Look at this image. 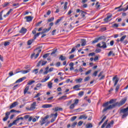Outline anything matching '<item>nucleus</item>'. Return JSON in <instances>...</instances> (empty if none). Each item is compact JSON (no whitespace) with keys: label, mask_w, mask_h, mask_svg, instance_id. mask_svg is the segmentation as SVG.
<instances>
[{"label":"nucleus","mask_w":128,"mask_h":128,"mask_svg":"<svg viewBox=\"0 0 128 128\" xmlns=\"http://www.w3.org/2000/svg\"><path fill=\"white\" fill-rule=\"evenodd\" d=\"M29 88H30V86H26V87L24 90V94H26V92H28V90Z\"/></svg>","instance_id":"393cba45"},{"label":"nucleus","mask_w":128,"mask_h":128,"mask_svg":"<svg viewBox=\"0 0 128 128\" xmlns=\"http://www.w3.org/2000/svg\"><path fill=\"white\" fill-rule=\"evenodd\" d=\"M114 124V120H111L110 122L106 126V128H110Z\"/></svg>","instance_id":"f3484780"},{"label":"nucleus","mask_w":128,"mask_h":128,"mask_svg":"<svg viewBox=\"0 0 128 128\" xmlns=\"http://www.w3.org/2000/svg\"><path fill=\"white\" fill-rule=\"evenodd\" d=\"M28 32V30L24 27H22L21 30L19 31L20 34H24Z\"/></svg>","instance_id":"6e6552de"},{"label":"nucleus","mask_w":128,"mask_h":128,"mask_svg":"<svg viewBox=\"0 0 128 128\" xmlns=\"http://www.w3.org/2000/svg\"><path fill=\"white\" fill-rule=\"evenodd\" d=\"M76 82H82V78H80L78 79H76Z\"/></svg>","instance_id":"603ef678"},{"label":"nucleus","mask_w":128,"mask_h":128,"mask_svg":"<svg viewBox=\"0 0 128 128\" xmlns=\"http://www.w3.org/2000/svg\"><path fill=\"white\" fill-rule=\"evenodd\" d=\"M26 77H23V78H20L16 82V84H18V82H22L23 80H26Z\"/></svg>","instance_id":"dca6fc26"},{"label":"nucleus","mask_w":128,"mask_h":128,"mask_svg":"<svg viewBox=\"0 0 128 128\" xmlns=\"http://www.w3.org/2000/svg\"><path fill=\"white\" fill-rule=\"evenodd\" d=\"M24 18L26 20V22H32V20L34 17H32V16H26Z\"/></svg>","instance_id":"1a4fd4ad"},{"label":"nucleus","mask_w":128,"mask_h":128,"mask_svg":"<svg viewBox=\"0 0 128 128\" xmlns=\"http://www.w3.org/2000/svg\"><path fill=\"white\" fill-rule=\"evenodd\" d=\"M10 42H5L4 43V46H10Z\"/></svg>","instance_id":"37998d69"},{"label":"nucleus","mask_w":128,"mask_h":128,"mask_svg":"<svg viewBox=\"0 0 128 128\" xmlns=\"http://www.w3.org/2000/svg\"><path fill=\"white\" fill-rule=\"evenodd\" d=\"M58 50L57 49H54V50H52V52L51 53V56H52V54H56V51Z\"/></svg>","instance_id":"de8ad7c7"},{"label":"nucleus","mask_w":128,"mask_h":128,"mask_svg":"<svg viewBox=\"0 0 128 128\" xmlns=\"http://www.w3.org/2000/svg\"><path fill=\"white\" fill-rule=\"evenodd\" d=\"M126 98H122L120 102H115L114 104L107 106V108H106L104 109L103 110L102 112H106V110H112V108H114L116 106H122L126 104Z\"/></svg>","instance_id":"f257e3e1"},{"label":"nucleus","mask_w":128,"mask_h":128,"mask_svg":"<svg viewBox=\"0 0 128 128\" xmlns=\"http://www.w3.org/2000/svg\"><path fill=\"white\" fill-rule=\"evenodd\" d=\"M48 86L49 88H52V82H48Z\"/></svg>","instance_id":"473e14b6"},{"label":"nucleus","mask_w":128,"mask_h":128,"mask_svg":"<svg viewBox=\"0 0 128 128\" xmlns=\"http://www.w3.org/2000/svg\"><path fill=\"white\" fill-rule=\"evenodd\" d=\"M110 103L108 102H105V103H104V104H103V105H102V106H104V109H105L106 108H108V107H106V106H108V104H109Z\"/></svg>","instance_id":"72a5a7b5"},{"label":"nucleus","mask_w":128,"mask_h":128,"mask_svg":"<svg viewBox=\"0 0 128 128\" xmlns=\"http://www.w3.org/2000/svg\"><path fill=\"white\" fill-rule=\"evenodd\" d=\"M52 105L50 104H45L42 106V108H52Z\"/></svg>","instance_id":"9b49d317"},{"label":"nucleus","mask_w":128,"mask_h":128,"mask_svg":"<svg viewBox=\"0 0 128 128\" xmlns=\"http://www.w3.org/2000/svg\"><path fill=\"white\" fill-rule=\"evenodd\" d=\"M50 56V54H44L43 56V58H48V56Z\"/></svg>","instance_id":"5fc2aeb1"},{"label":"nucleus","mask_w":128,"mask_h":128,"mask_svg":"<svg viewBox=\"0 0 128 128\" xmlns=\"http://www.w3.org/2000/svg\"><path fill=\"white\" fill-rule=\"evenodd\" d=\"M98 70H96L95 71L93 74H92V76H98Z\"/></svg>","instance_id":"a18cd8bd"},{"label":"nucleus","mask_w":128,"mask_h":128,"mask_svg":"<svg viewBox=\"0 0 128 128\" xmlns=\"http://www.w3.org/2000/svg\"><path fill=\"white\" fill-rule=\"evenodd\" d=\"M31 70L30 69H28L27 70H20V72L23 74H28V72H30V71Z\"/></svg>","instance_id":"a211bd4d"},{"label":"nucleus","mask_w":128,"mask_h":128,"mask_svg":"<svg viewBox=\"0 0 128 128\" xmlns=\"http://www.w3.org/2000/svg\"><path fill=\"white\" fill-rule=\"evenodd\" d=\"M94 54H96V53H94V52H91V53H90L88 54V56H94Z\"/></svg>","instance_id":"e2e57ef3"},{"label":"nucleus","mask_w":128,"mask_h":128,"mask_svg":"<svg viewBox=\"0 0 128 128\" xmlns=\"http://www.w3.org/2000/svg\"><path fill=\"white\" fill-rule=\"evenodd\" d=\"M98 38V40H104V36H102L98 38Z\"/></svg>","instance_id":"4c0bfd02"},{"label":"nucleus","mask_w":128,"mask_h":128,"mask_svg":"<svg viewBox=\"0 0 128 128\" xmlns=\"http://www.w3.org/2000/svg\"><path fill=\"white\" fill-rule=\"evenodd\" d=\"M90 78L89 76L86 77L84 79V82H88V80H90Z\"/></svg>","instance_id":"052dcab7"},{"label":"nucleus","mask_w":128,"mask_h":128,"mask_svg":"<svg viewBox=\"0 0 128 128\" xmlns=\"http://www.w3.org/2000/svg\"><path fill=\"white\" fill-rule=\"evenodd\" d=\"M42 52V50H39L37 52V54H36V56H35V58H37L38 56H40V52Z\"/></svg>","instance_id":"a878e982"},{"label":"nucleus","mask_w":128,"mask_h":128,"mask_svg":"<svg viewBox=\"0 0 128 128\" xmlns=\"http://www.w3.org/2000/svg\"><path fill=\"white\" fill-rule=\"evenodd\" d=\"M119 79L118 78V76H116L112 78V81L114 82V86H116V84H118V82Z\"/></svg>","instance_id":"0eeeda50"},{"label":"nucleus","mask_w":128,"mask_h":128,"mask_svg":"<svg viewBox=\"0 0 128 128\" xmlns=\"http://www.w3.org/2000/svg\"><path fill=\"white\" fill-rule=\"evenodd\" d=\"M128 10V5L127 6L126 8H122V10H124V12H126V10Z\"/></svg>","instance_id":"774afa93"},{"label":"nucleus","mask_w":128,"mask_h":128,"mask_svg":"<svg viewBox=\"0 0 128 128\" xmlns=\"http://www.w3.org/2000/svg\"><path fill=\"white\" fill-rule=\"evenodd\" d=\"M84 92L82 91L78 93V96H84Z\"/></svg>","instance_id":"8fccbe9b"},{"label":"nucleus","mask_w":128,"mask_h":128,"mask_svg":"<svg viewBox=\"0 0 128 128\" xmlns=\"http://www.w3.org/2000/svg\"><path fill=\"white\" fill-rule=\"evenodd\" d=\"M48 118H50V116L48 115H47L44 118H42L41 120L40 121V126L44 124L46 122V120H48Z\"/></svg>","instance_id":"423d86ee"},{"label":"nucleus","mask_w":128,"mask_h":128,"mask_svg":"<svg viewBox=\"0 0 128 128\" xmlns=\"http://www.w3.org/2000/svg\"><path fill=\"white\" fill-rule=\"evenodd\" d=\"M76 116H72L71 119H70V121L71 122H74V120H76Z\"/></svg>","instance_id":"79ce46f5"},{"label":"nucleus","mask_w":128,"mask_h":128,"mask_svg":"<svg viewBox=\"0 0 128 128\" xmlns=\"http://www.w3.org/2000/svg\"><path fill=\"white\" fill-rule=\"evenodd\" d=\"M40 88H42V84L40 83L36 84V86L34 88V90H38Z\"/></svg>","instance_id":"2eb2a0df"},{"label":"nucleus","mask_w":128,"mask_h":128,"mask_svg":"<svg viewBox=\"0 0 128 128\" xmlns=\"http://www.w3.org/2000/svg\"><path fill=\"white\" fill-rule=\"evenodd\" d=\"M86 12L84 11L81 10V16L82 18H84L86 16Z\"/></svg>","instance_id":"5701e85b"},{"label":"nucleus","mask_w":128,"mask_h":128,"mask_svg":"<svg viewBox=\"0 0 128 128\" xmlns=\"http://www.w3.org/2000/svg\"><path fill=\"white\" fill-rule=\"evenodd\" d=\"M86 128H92V124H88L86 126Z\"/></svg>","instance_id":"a19ab883"},{"label":"nucleus","mask_w":128,"mask_h":128,"mask_svg":"<svg viewBox=\"0 0 128 128\" xmlns=\"http://www.w3.org/2000/svg\"><path fill=\"white\" fill-rule=\"evenodd\" d=\"M100 4L98 2H97L96 4V10H100V5L98 4Z\"/></svg>","instance_id":"c85d7f7f"},{"label":"nucleus","mask_w":128,"mask_h":128,"mask_svg":"<svg viewBox=\"0 0 128 128\" xmlns=\"http://www.w3.org/2000/svg\"><path fill=\"white\" fill-rule=\"evenodd\" d=\"M78 102H80V100H78V99H76L74 100V104H78Z\"/></svg>","instance_id":"49530a36"},{"label":"nucleus","mask_w":128,"mask_h":128,"mask_svg":"<svg viewBox=\"0 0 128 128\" xmlns=\"http://www.w3.org/2000/svg\"><path fill=\"white\" fill-rule=\"evenodd\" d=\"M32 72H34L35 74H36L38 72V69L34 70Z\"/></svg>","instance_id":"09e8293b"},{"label":"nucleus","mask_w":128,"mask_h":128,"mask_svg":"<svg viewBox=\"0 0 128 128\" xmlns=\"http://www.w3.org/2000/svg\"><path fill=\"white\" fill-rule=\"evenodd\" d=\"M20 120H24V118L20 117V118H17L16 120H14L12 123H10L9 125L8 126V128H12L14 124H16V122H18Z\"/></svg>","instance_id":"20e7f679"},{"label":"nucleus","mask_w":128,"mask_h":128,"mask_svg":"<svg viewBox=\"0 0 128 128\" xmlns=\"http://www.w3.org/2000/svg\"><path fill=\"white\" fill-rule=\"evenodd\" d=\"M62 18L57 20L55 22V24H58V22H60Z\"/></svg>","instance_id":"0e129e2a"},{"label":"nucleus","mask_w":128,"mask_h":128,"mask_svg":"<svg viewBox=\"0 0 128 128\" xmlns=\"http://www.w3.org/2000/svg\"><path fill=\"white\" fill-rule=\"evenodd\" d=\"M66 58V56H64L62 55H60V57L59 58V60H65Z\"/></svg>","instance_id":"cd10ccee"},{"label":"nucleus","mask_w":128,"mask_h":128,"mask_svg":"<svg viewBox=\"0 0 128 128\" xmlns=\"http://www.w3.org/2000/svg\"><path fill=\"white\" fill-rule=\"evenodd\" d=\"M34 39L33 40H28V46H30V44H32V42H34Z\"/></svg>","instance_id":"f704fd0d"},{"label":"nucleus","mask_w":128,"mask_h":128,"mask_svg":"<svg viewBox=\"0 0 128 128\" xmlns=\"http://www.w3.org/2000/svg\"><path fill=\"white\" fill-rule=\"evenodd\" d=\"M74 104H72L70 106V110H74Z\"/></svg>","instance_id":"4d7b16f0"},{"label":"nucleus","mask_w":128,"mask_h":128,"mask_svg":"<svg viewBox=\"0 0 128 128\" xmlns=\"http://www.w3.org/2000/svg\"><path fill=\"white\" fill-rule=\"evenodd\" d=\"M40 34V32H38L34 35V40H36L38 36H39Z\"/></svg>","instance_id":"b1692460"},{"label":"nucleus","mask_w":128,"mask_h":128,"mask_svg":"<svg viewBox=\"0 0 128 128\" xmlns=\"http://www.w3.org/2000/svg\"><path fill=\"white\" fill-rule=\"evenodd\" d=\"M126 38V36L124 35L122 36L120 38V42H124V40Z\"/></svg>","instance_id":"7c9ffc66"},{"label":"nucleus","mask_w":128,"mask_h":128,"mask_svg":"<svg viewBox=\"0 0 128 128\" xmlns=\"http://www.w3.org/2000/svg\"><path fill=\"white\" fill-rule=\"evenodd\" d=\"M52 29V27H49L48 28H44L42 30V32L41 34H46V32H48L50 30Z\"/></svg>","instance_id":"9d476101"},{"label":"nucleus","mask_w":128,"mask_h":128,"mask_svg":"<svg viewBox=\"0 0 128 128\" xmlns=\"http://www.w3.org/2000/svg\"><path fill=\"white\" fill-rule=\"evenodd\" d=\"M96 42H98V38H96L94 40L92 41V44H96Z\"/></svg>","instance_id":"2f4dec72"},{"label":"nucleus","mask_w":128,"mask_h":128,"mask_svg":"<svg viewBox=\"0 0 128 128\" xmlns=\"http://www.w3.org/2000/svg\"><path fill=\"white\" fill-rule=\"evenodd\" d=\"M102 52V50L100 48L96 49V54H98V52Z\"/></svg>","instance_id":"680f3d73"},{"label":"nucleus","mask_w":128,"mask_h":128,"mask_svg":"<svg viewBox=\"0 0 128 128\" xmlns=\"http://www.w3.org/2000/svg\"><path fill=\"white\" fill-rule=\"evenodd\" d=\"M12 9H10L7 13H6V16L10 15V14L12 12Z\"/></svg>","instance_id":"338daca9"},{"label":"nucleus","mask_w":128,"mask_h":128,"mask_svg":"<svg viewBox=\"0 0 128 128\" xmlns=\"http://www.w3.org/2000/svg\"><path fill=\"white\" fill-rule=\"evenodd\" d=\"M112 56H114V52L112 51H110L109 52V53L108 54V56H112Z\"/></svg>","instance_id":"c03bdc74"},{"label":"nucleus","mask_w":128,"mask_h":128,"mask_svg":"<svg viewBox=\"0 0 128 128\" xmlns=\"http://www.w3.org/2000/svg\"><path fill=\"white\" fill-rule=\"evenodd\" d=\"M48 63L47 61H42V64H41V66H45V64H46Z\"/></svg>","instance_id":"13d9d810"},{"label":"nucleus","mask_w":128,"mask_h":128,"mask_svg":"<svg viewBox=\"0 0 128 128\" xmlns=\"http://www.w3.org/2000/svg\"><path fill=\"white\" fill-rule=\"evenodd\" d=\"M16 106H18V102H14L10 105V109L14 108H16Z\"/></svg>","instance_id":"ddd939ff"},{"label":"nucleus","mask_w":128,"mask_h":128,"mask_svg":"<svg viewBox=\"0 0 128 128\" xmlns=\"http://www.w3.org/2000/svg\"><path fill=\"white\" fill-rule=\"evenodd\" d=\"M120 114H123L122 118H126L128 116V106L124 108H122L120 110Z\"/></svg>","instance_id":"f03ea898"},{"label":"nucleus","mask_w":128,"mask_h":128,"mask_svg":"<svg viewBox=\"0 0 128 128\" xmlns=\"http://www.w3.org/2000/svg\"><path fill=\"white\" fill-rule=\"evenodd\" d=\"M76 47H73L71 51L69 52V54H72V52H76Z\"/></svg>","instance_id":"e433bc0d"},{"label":"nucleus","mask_w":128,"mask_h":128,"mask_svg":"<svg viewBox=\"0 0 128 128\" xmlns=\"http://www.w3.org/2000/svg\"><path fill=\"white\" fill-rule=\"evenodd\" d=\"M112 17V14H110L108 15L106 18L104 19V21L105 22H110V18Z\"/></svg>","instance_id":"f8f14e48"},{"label":"nucleus","mask_w":128,"mask_h":128,"mask_svg":"<svg viewBox=\"0 0 128 128\" xmlns=\"http://www.w3.org/2000/svg\"><path fill=\"white\" fill-rule=\"evenodd\" d=\"M106 116H104L102 119L101 120V121L99 122V125L102 124V122H104V120H106Z\"/></svg>","instance_id":"c756f323"},{"label":"nucleus","mask_w":128,"mask_h":128,"mask_svg":"<svg viewBox=\"0 0 128 128\" xmlns=\"http://www.w3.org/2000/svg\"><path fill=\"white\" fill-rule=\"evenodd\" d=\"M80 88V85L76 84L73 87V88L74 90H76V88Z\"/></svg>","instance_id":"58836bf2"},{"label":"nucleus","mask_w":128,"mask_h":128,"mask_svg":"<svg viewBox=\"0 0 128 128\" xmlns=\"http://www.w3.org/2000/svg\"><path fill=\"white\" fill-rule=\"evenodd\" d=\"M49 79H50V76H49V75H48V76H46V77L44 79L42 80H41V82H46V80H49Z\"/></svg>","instance_id":"aec40b11"},{"label":"nucleus","mask_w":128,"mask_h":128,"mask_svg":"<svg viewBox=\"0 0 128 128\" xmlns=\"http://www.w3.org/2000/svg\"><path fill=\"white\" fill-rule=\"evenodd\" d=\"M10 112H6L5 116H7V118H8V116H10Z\"/></svg>","instance_id":"69168bd1"},{"label":"nucleus","mask_w":128,"mask_h":128,"mask_svg":"<svg viewBox=\"0 0 128 128\" xmlns=\"http://www.w3.org/2000/svg\"><path fill=\"white\" fill-rule=\"evenodd\" d=\"M66 100V96H62V97H60V98H58L59 100Z\"/></svg>","instance_id":"412c9836"},{"label":"nucleus","mask_w":128,"mask_h":128,"mask_svg":"<svg viewBox=\"0 0 128 128\" xmlns=\"http://www.w3.org/2000/svg\"><path fill=\"white\" fill-rule=\"evenodd\" d=\"M96 46L98 48H106L108 46H106V43L104 42H102L97 44Z\"/></svg>","instance_id":"7ed1b4c3"},{"label":"nucleus","mask_w":128,"mask_h":128,"mask_svg":"<svg viewBox=\"0 0 128 128\" xmlns=\"http://www.w3.org/2000/svg\"><path fill=\"white\" fill-rule=\"evenodd\" d=\"M77 124H78V122H74L72 124L71 126V128H74V127L76 126Z\"/></svg>","instance_id":"864d4df0"},{"label":"nucleus","mask_w":128,"mask_h":128,"mask_svg":"<svg viewBox=\"0 0 128 128\" xmlns=\"http://www.w3.org/2000/svg\"><path fill=\"white\" fill-rule=\"evenodd\" d=\"M81 43V46H84L86 44V39H82Z\"/></svg>","instance_id":"6ab92c4d"},{"label":"nucleus","mask_w":128,"mask_h":128,"mask_svg":"<svg viewBox=\"0 0 128 128\" xmlns=\"http://www.w3.org/2000/svg\"><path fill=\"white\" fill-rule=\"evenodd\" d=\"M10 4V2H6L5 3H4V4L3 6L4 8H6L7 6H8V4Z\"/></svg>","instance_id":"6e6d98bb"},{"label":"nucleus","mask_w":128,"mask_h":128,"mask_svg":"<svg viewBox=\"0 0 128 128\" xmlns=\"http://www.w3.org/2000/svg\"><path fill=\"white\" fill-rule=\"evenodd\" d=\"M36 102H34L30 106V107L27 108V110H36Z\"/></svg>","instance_id":"39448f33"},{"label":"nucleus","mask_w":128,"mask_h":128,"mask_svg":"<svg viewBox=\"0 0 128 128\" xmlns=\"http://www.w3.org/2000/svg\"><path fill=\"white\" fill-rule=\"evenodd\" d=\"M92 72V70H88V72H86V73H85V74L86 76H88V74H90Z\"/></svg>","instance_id":"bf43d9fd"},{"label":"nucleus","mask_w":128,"mask_h":128,"mask_svg":"<svg viewBox=\"0 0 128 128\" xmlns=\"http://www.w3.org/2000/svg\"><path fill=\"white\" fill-rule=\"evenodd\" d=\"M34 82H36V81H34V80H32V81H29L28 82V86H32V84Z\"/></svg>","instance_id":"c9c22d12"},{"label":"nucleus","mask_w":128,"mask_h":128,"mask_svg":"<svg viewBox=\"0 0 128 128\" xmlns=\"http://www.w3.org/2000/svg\"><path fill=\"white\" fill-rule=\"evenodd\" d=\"M54 20V18L52 17L48 19V22H53Z\"/></svg>","instance_id":"ea45409f"},{"label":"nucleus","mask_w":128,"mask_h":128,"mask_svg":"<svg viewBox=\"0 0 128 128\" xmlns=\"http://www.w3.org/2000/svg\"><path fill=\"white\" fill-rule=\"evenodd\" d=\"M108 120H106V121H105L102 126L101 128H104L106 127V126L108 124Z\"/></svg>","instance_id":"4be33fe9"},{"label":"nucleus","mask_w":128,"mask_h":128,"mask_svg":"<svg viewBox=\"0 0 128 128\" xmlns=\"http://www.w3.org/2000/svg\"><path fill=\"white\" fill-rule=\"evenodd\" d=\"M86 118H88V116L86 114L81 115L78 118V120H86Z\"/></svg>","instance_id":"4468645a"},{"label":"nucleus","mask_w":128,"mask_h":128,"mask_svg":"<svg viewBox=\"0 0 128 128\" xmlns=\"http://www.w3.org/2000/svg\"><path fill=\"white\" fill-rule=\"evenodd\" d=\"M58 110H62V108H58V107H56L54 108V111L55 112H58Z\"/></svg>","instance_id":"bb28decb"},{"label":"nucleus","mask_w":128,"mask_h":128,"mask_svg":"<svg viewBox=\"0 0 128 128\" xmlns=\"http://www.w3.org/2000/svg\"><path fill=\"white\" fill-rule=\"evenodd\" d=\"M114 102H116V100L112 99L109 101V104H114Z\"/></svg>","instance_id":"3c124183"}]
</instances>
